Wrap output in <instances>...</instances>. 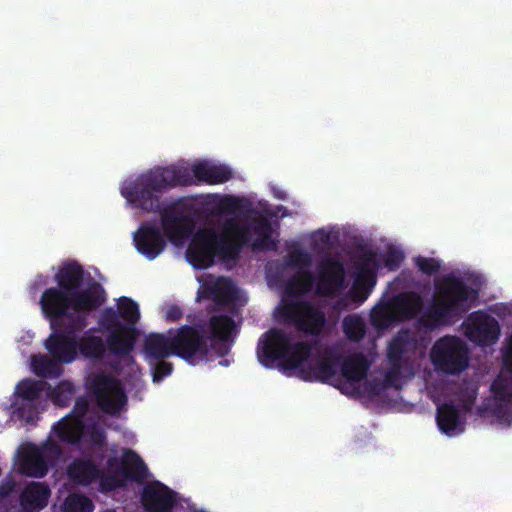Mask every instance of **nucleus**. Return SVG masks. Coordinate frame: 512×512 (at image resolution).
I'll use <instances>...</instances> for the list:
<instances>
[{
	"label": "nucleus",
	"mask_w": 512,
	"mask_h": 512,
	"mask_svg": "<svg viewBox=\"0 0 512 512\" xmlns=\"http://www.w3.org/2000/svg\"><path fill=\"white\" fill-rule=\"evenodd\" d=\"M271 234V222L264 216L255 218L251 225L228 218L223 224L222 233L213 227L199 228L192 236L186 256L196 269L213 266L216 257L222 262H236L248 245L253 251L275 250L277 242Z\"/></svg>",
	"instance_id": "1"
},
{
	"label": "nucleus",
	"mask_w": 512,
	"mask_h": 512,
	"mask_svg": "<svg viewBox=\"0 0 512 512\" xmlns=\"http://www.w3.org/2000/svg\"><path fill=\"white\" fill-rule=\"evenodd\" d=\"M190 185L192 176L187 167L155 166L136 179L126 181L121 187V194L134 208L156 213L161 208L163 193L178 186Z\"/></svg>",
	"instance_id": "2"
},
{
	"label": "nucleus",
	"mask_w": 512,
	"mask_h": 512,
	"mask_svg": "<svg viewBox=\"0 0 512 512\" xmlns=\"http://www.w3.org/2000/svg\"><path fill=\"white\" fill-rule=\"evenodd\" d=\"M477 297V290L470 288L461 278L447 275L436 284L434 304L417 319V323L433 330L443 319L462 317Z\"/></svg>",
	"instance_id": "3"
},
{
	"label": "nucleus",
	"mask_w": 512,
	"mask_h": 512,
	"mask_svg": "<svg viewBox=\"0 0 512 512\" xmlns=\"http://www.w3.org/2000/svg\"><path fill=\"white\" fill-rule=\"evenodd\" d=\"M313 350V345L305 341L293 342L290 334L279 328H271L262 335L257 347L260 363L271 368L276 361L285 372L300 368Z\"/></svg>",
	"instance_id": "4"
},
{
	"label": "nucleus",
	"mask_w": 512,
	"mask_h": 512,
	"mask_svg": "<svg viewBox=\"0 0 512 512\" xmlns=\"http://www.w3.org/2000/svg\"><path fill=\"white\" fill-rule=\"evenodd\" d=\"M86 386L105 414L117 415L127 403V395L120 381L104 372L91 374Z\"/></svg>",
	"instance_id": "5"
},
{
	"label": "nucleus",
	"mask_w": 512,
	"mask_h": 512,
	"mask_svg": "<svg viewBox=\"0 0 512 512\" xmlns=\"http://www.w3.org/2000/svg\"><path fill=\"white\" fill-rule=\"evenodd\" d=\"M86 386L105 414L117 415L127 403V395L120 381L104 372L91 374Z\"/></svg>",
	"instance_id": "6"
},
{
	"label": "nucleus",
	"mask_w": 512,
	"mask_h": 512,
	"mask_svg": "<svg viewBox=\"0 0 512 512\" xmlns=\"http://www.w3.org/2000/svg\"><path fill=\"white\" fill-rule=\"evenodd\" d=\"M160 224L168 240L172 243L188 238L194 231L193 206L179 198L158 211Z\"/></svg>",
	"instance_id": "7"
},
{
	"label": "nucleus",
	"mask_w": 512,
	"mask_h": 512,
	"mask_svg": "<svg viewBox=\"0 0 512 512\" xmlns=\"http://www.w3.org/2000/svg\"><path fill=\"white\" fill-rule=\"evenodd\" d=\"M431 361L436 370L446 374H459L468 367V349L456 336H445L431 349Z\"/></svg>",
	"instance_id": "8"
},
{
	"label": "nucleus",
	"mask_w": 512,
	"mask_h": 512,
	"mask_svg": "<svg viewBox=\"0 0 512 512\" xmlns=\"http://www.w3.org/2000/svg\"><path fill=\"white\" fill-rule=\"evenodd\" d=\"M281 313L298 331L309 336H319L327 323L324 311L309 301L286 300Z\"/></svg>",
	"instance_id": "9"
},
{
	"label": "nucleus",
	"mask_w": 512,
	"mask_h": 512,
	"mask_svg": "<svg viewBox=\"0 0 512 512\" xmlns=\"http://www.w3.org/2000/svg\"><path fill=\"white\" fill-rule=\"evenodd\" d=\"M173 337L176 356L191 365L206 360L212 351L200 324L183 325Z\"/></svg>",
	"instance_id": "10"
},
{
	"label": "nucleus",
	"mask_w": 512,
	"mask_h": 512,
	"mask_svg": "<svg viewBox=\"0 0 512 512\" xmlns=\"http://www.w3.org/2000/svg\"><path fill=\"white\" fill-rule=\"evenodd\" d=\"M88 409L89 403L87 399L80 397L75 401L71 413L53 426V430L60 441L72 445L80 443L85 429L83 418Z\"/></svg>",
	"instance_id": "11"
},
{
	"label": "nucleus",
	"mask_w": 512,
	"mask_h": 512,
	"mask_svg": "<svg viewBox=\"0 0 512 512\" xmlns=\"http://www.w3.org/2000/svg\"><path fill=\"white\" fill-rule=\"evenodd\" d=\"M200 328L205 334V338L211 350L215 351L219 356H225L229 352L230 340L236 329L234 319L226 314L212 315L207 324H200Z\"/></svg>",
	"instance_id": "12"
},
{
	"label": "nucleus",
	"mask_w": 512,
	"mask_h": 512,
	"mask_svg": "<svg viewBox=\"0 0 512 512\" xmlns=\"http://www.w3.org/2000/svg\"><path fill=\"white\" fill-rule=\"evenodd\" d=\"M466 336L478 346H490L499 339L500 325L494 317L479 310L469 315Z\"/></svg>",
	"instance_id": "13"
},
{
	"label": "nucleus",
	"mask_w": 512,
	"mask_h": 512,
	"mask_svg": "<svg viewBox=\"0 0 512 512\" xmlns=\"http://www.w3.org/2000/svg\"><path fill=\"white\" fill-rule=\"evenodd\" d=\"M167 239L162 228L151 221L143 222L133 236L135 248L148 260H154L165 250Z\"/></svg>",
	"instance_id": "14"
},
{
	"label": "nucleus",
	"mask_w": 512,
	"mask_h": 512,
	"mask_svg": "<svg viewBox=\"0 0 512 512\" xmlns=\"http://www.w3.org/2000/svg\"><path fill=\"white\" fill-rule=\"evenodd\" d=\"M318 283L317 294L320 296H332L344 287L345 268L343 263L328 256L321 259L317 265Z\"/></svg>",
	"instance_id": "15"
},
{
	"label": "nucleus",
	"mask_w": 512,
	"mask_h": 512,
	"mask_svg": "<svg viewBox=\"0 0 512 512\" xmlns=\"http://www.w3.org/2000/svg\"><path fill=\"white\" fill-rule=\"evenodd\" d=\"M147 512H172L177 504V494L159 481L147 484L141 495Z\"/></svg>",
	"instance_id": "16"
},
{
	"label": "nucleus",
	"mask_w": 512,
	"mask_h": 512,
	"mask_svg": "<svg viewBox=\"0 0 512 512\" xmlns=\"http://www.w3.org/2000/svg\"><path fill=\"white\" fill-rule=\"evenodd\" d=\"M40 306L50 324L55 325L54 319L67 316L69 311L73 312L72 293L58 286L50 287L42 293Z\"/></svg>",
	"instance_id": "17"
},
{
	"label": "nucleus",
	"mask_w": 512,
	"mask_h": 512,
	"mask_svg": "<svg viewBox=\"0 0 512 512\" xmlns=\"http://www.w3.org/2000/svg\"><path fill=\"white\" fill-rule=\"evenodd\" d=\"M44 346L49 354L62 364H70L78 359L77 337L67 333L52 331Z\"/></svg>",
	"instance_id": "18"
},
{
	"label": "nucleus",
	"mask_w": 512,
	"mask_h": 512,
	"mask_svg": "<svg viewBox=\"0 0 512 512\" xmlns=\"http://www.w3.org/2000/svg\"><path fill=\"white\" fill-rule=\"evenodd\" d=\"M72 299L73 312L85 314L97 310L106 301V294L103 286L93 281L87 288L77 289Z\"/></svg>",
	"instance_id": "19"
},
{
	"label": "nucleus",
	"mask_w": 512,
	"mask_h": 512,
	"mask_svg": "<svg viewBox=\"0 0 512 512\" xmlns=\"http://www.w3.org/2000/svg\"><path fill=\"white\" fill-rule=\"evenodd\" d=\"M96 328H90L77 338L78 358L96 363L102 361L106 355L105 340L96 335Z\"/></svg>",
	"instance_id": "20"
},
{
	"label": "nucleus",
	"mask_w": 512,
	"mask_h": 512,
	"mask_svg": "<svg viewBox=\"0 0 512 512\" xmlns=\"http://www.w3.org/2000/svg\"><path fill=\"white\" fill-rule=\"evenodd\" d=\"M417 349V339L409 330H400L389 342L387 360L389 363L403 365L409 354Z\"/></svg>",
	"instance_id": "21"
},
{
	"label": "nucleus",
	"mask_w": 512,
	"mask_h": 512,
	"mask_svg": "<svg viewBox=\"0 0 512 512\" xmlns=\"http://www.w3.org/2000/svg\"><path fill=\"white\" fill-rule=\"evenodd\" d=\"M338 363L333 357H325L314 364L296 368L298 376L304 381H319L322 383H332L337 373Z\"/></svg>",
	"instance_id": "22"
},
{
	"label": "nucleus",
	"mask_w": 512,
	"mask_h": 512,
	"mask_svg": "<svg viewBox=\"0 0 512 512\" xmlns=\"http://www.w3.org/2000/svg\"><path fill=\"white\" fill-rule=\"evenodd\" d=\"M50 496L51 490L47 484L31 482L20 494V505L24 512H39L48 505Z\"/></svg>",
	"instance_id": "23"
},
{
	"label": "nucleus",
	"mask_w": 512,
	"mask_h": 512,
	"mask_svg": "<svg viewBox=\"0 0 512 512\" xmlns=\"http://www.w3.org/2000/svg\"><path fill=\"white\" fill-rule=\"evenodd\" d=\"M143 351L149 362L176 356L173 335L150 333L144 339Z\"/></svg>",
	"instance_id": "24"
},
{
	"label": "nucleus",
	"mask_w": 512,
	"mask_h": 512,
	"mask_svg": "<svg viewBox=\"0 0 512 512\" xmlns=\"http://www.w3.org/2000/svg\"><path fill=\"white\" fill-rule=\"evenodd\" d=\"M370 368V362L362 353H354L348 355L341 363L342 376L347 380L348 384L342 385L341 393L349 394L348 388L352 383H357L364 379Z\"/></svg>",
	"instance_id": "25"
},
{
	"label": "nucleus",
	"mask_w": 512,
	"mask_h": 512,
	"mask_svg": "<svg viewBox=\"0 0 512 512\" xmlns=\"http://www.w3.org/2000/svg\"><path fill=\"white\" fill-rule=\"evenodd\" d=\"M136 339L137 330L135 327L131 325L121 326L107 336L105 340L106 351L109 350L116 356H127L133 351Z\"/></svg>",
	"instance_id": "26"
},
{
	"label": "nucleus",
	"mask_w": 512,
	"mask_h": 512,
	"mask_svg": "<svg viewBox=\"0 0 512 512\" xmlns=\"http://www.w3.org/2000/svg\"><path fill=\"white\" fill-rule=\"evenodd\" d=\"M84 268L77 261H66L58 269L54 276L57 286L69 293L80 289L84 282Z\"/></svg>",
	"instance_id": "27"
},
{
	"label": "nucleus",
	"mask_w": 512,
	"mask_h": 512,
	"mask_svg": "<svg viewBox=\"0 0 512 512\" xmlns=\"http://www.w3.org/2000/svg\"><path fill=\"white\" fill-rule=\"evenodd\" d=\"M70 479L80 485H90L102 476V469L91 459L76 458L67 469Z\"/></svg>",
	"instance_id": "28"
},
{
	"label": "nucleus",
	"mask_w": 512,
	"mask_h": 512,
	"mask_svg": "<svg viewBox=\"0 0 512 512\" xmlns=\"http://www.w3.org/2000/svg\"><path fill=\"white\" fill-rule=\"evenodd\" d=\"M193 178L198 182H204L209 185L222 184L232 178V171L225 165H208L206 163L195 164L190 171Z\"/></svg>",
	"instance_id": "29"
},
{
	"label": "nucleus",
	"mask_w": 512,
	"mask_h": 512,
	"mask_svg": "<svg viewBox=\"0 0 512 512\" xmlns=\"http://www.w3.org/2000/svg\"><path fill=\"white\" fill-rule=\"evenodd\" d=\"M394 312L398 321L415 318L423 308V300L416 292H403L394 297L392 301Z\"/></svg>",
	"instance_id": "30"
},
{
	"label": "nucleus",
	"mask_w": 512,
	"mask_h": 512,
	"mask_svg": "<svg viewBox=\"0 0 512 512\" xmlns=\"http://www.w3.org/2000/svg\"><path fill=\"white\" fill-rule=\"evenodd\" d=\"M120 473L126 479L142 481L148 476V467L135 451L126 449L121 458Z\"/></svg>",
	"instance_id": "31"
},
{
	"label": "nucleus",
	"mask_w": 512,
	"mask_h": 512,
	"mask_svg": "<svg viewBox=\"0 0 512 512\" xmlns=\"http://www.w3.org/2000/svg\"><path fill=\"white\" fill-rule=\"evenodd\" d=\"M20 469L22 473L28 476L44 477L48 472V462L43 451L36 447L27 451L21 460Z\"/></svg>",
	"instance_id": "32"
},
{
	"label": "nucleus",
	"mask_w": 512,
	"mask_h": 512,
	"mask_svg": "<svg viewBox=\"0 0 512 512\" xmlns=\"http://www.w3.org/2000/svg\"><path fill=\"white\" fill-rule=\"evenodd\" d=\"M436 421L443 433L452 436L461 425L460 411L452 403H443L437 407Z\"/></svg>",
	"instance_id": "33"
},
{
	"label": "nucleus",
	"mask_w": 512,
	"mask_h": 512,
	"mask_svg": "<svg viewBox=\"0 0 512 512\" xmlns=\"http://www.w3.org/2000/svg\"><path fill=\"white\" fill-rule=\"evenodd\" d=\"M56 324H50L52 331L57 333H67V335L74 336L78 333L84 332L88 322L87 317L83 313H75L71 315L70 312L67 316L56 318Z\"/></svg>",
	"instance_id": "34"
},
{
	"label": "nucleus",
	"mask_w": 512,
	"mask_h": 512,
	"mask_svg": "<svg viewBox=\"0 0 512 512\" xmlns=\"http://www.w3.org/2000/svg\"><path fill=\"white\" fill-rule=\"evenodd\" d=\"M61 362L48 355H35L31 365L34 373L42 378H58L63 373Z\"/></svg>",
	"instance_id": "35"
},
{
	"label": "nucleus",
	"mask_w": 512,
	"mask_h": 512,
	"mask_svg": "<svg viewBox=\"0 0 512 512\" xmlns=\"http://www.w3.org/2000/svg\"><path fill=\"white\" fill-rule=\"evenodd\" d=\"M373 262L374 255L372 252H365L359 259V269L361 271V274L357 277L356 283L352 289V298L355 302H358L359 304L363 303L368 298L371 288L374 285V280H371V283L369 285H365L363 283V272Z\"/></svg>",
	"instance_id": "36"
},
{
	"label": "nucleus",
	"mask_w": 512,
	"mask_h": 512,
	"mask_svg": "<svg viewBox=\"0 0 512 512\" xmlns=\"http://www.w3.org/2000/svg\"><path fill=\"white\" fill-rule=\"evenodd\" d=\"M315 282V276L309 270H303L293 275L286 283L285 294L299 296L308 293Z\"/></svg>",
	"instance_id": "37"
},
{
	"label": "nucleus",
	"mask_w": 512,
	"mask_h": 512,
	"mask_svg": "<svg viewBox=\"0 0 512 512\" xmlns=\"http://www.w3.org/2000/svg\"><path fill=\"white\" fill-rule=\"evenodd\" d=\"M398 321L392 302L381 303L373 308L370 314L371 325L377 329H387Z\"/></svg>",
	"instance_id": "38"
},
{
	"label": "nucleus",
	"mask_w": 512,
	"mask_h": 512,
	"mask_svg": "<svg viewBox=\"0 0 512 512\" xmlns=\"http://www.w3.org/2000/svg\"><path fill=\"white\" fill-rule=\"evenodd\" d=\"M48 383L43 380L24 379L18 383L16 394L29 402L38 400L47 389Z\"/></svg>",
	"instance_id": "39"
},
{
	"label": "nucleus",
	"mask_w": 512,
	"mask_h": 512,
	"mask_svg": "<svg viewBox=\"0 0 512 512\" xmlns=\"http://www.w3.org/2000/svg\"><path fill=\"white\" fill-rule=\"evenodd\" d=\"M118 314L124 321V325H131L135 327L140 319V312L138 304L128 297H121L118 301Z\"/></svg>",
	"instance_id": "40"
},
{
	"label": "nucleus",
	"mask_w": 512,
	"mask_h": 512,
	"mask_svg": "<svg viewBox=\"0 0 512 512\" xmlns=\"http://www.w3.org/2000/svg\"><path fill=\"white\" fill-rule=\"evenodd\" d=\"M47 388L49 389L48 395L60 407H66L74 393V385L68 380L61 381L54 388L48 384Z\"/></svg>",
	"instance_id": "41"
},
{
	"label": "nucleus",
	"mask_w": 512,
	"mask_h": 512,
	"mask_svg": "<svg viewBox=\"0 0 512 512\" xmlns=\"http://www.w3.org/2000/svg\"><path fill=\"white\" fill-rule=\"evenodd\" d=\"M93 510V502L81 494L68 495L63 507V512H93Z\"/></svg>",
	"instance_id": "42"
},
{
	"label": "nucleus",
	"mask_w": 512,
	"mask_h": 512,
	"mask_svg": "<svg viewBox=\"0 0 512 512\" xmlns=\"http://www.w3.org/2000/svg\"><path fill=\"white\" fill-rule=\"evenodd\" d=\"M343 330L347 338L358 342L365 336L366 330L364 323L357 317H346L343 320Z\"/></svg>",
	"instance_id": "43"
},
{
	"label": "nucleus",
	"mask_w": 512,
	"mask_h": 512,
	"mask_svg": "<svg viewBox=\"0 0 512 512\" xmlns=\"http://www.w3.org/2000/svg\"><path fill=\"white\" fill-rule=\"evenodd\" d=\"M119 318V314L113 308H106L100 316L99 325L102 329L111 333L124 326Z\"/></svg>",
	"instance_id": "44"
},
{
	"label": "nucleus",
	"mask_w": 512,
	"mask_h": 512,
	"mask_svg": "<svg viewBox=\"0 0 512 512\" xmlns=\"http://www.w3.org/2000/svg\"><path fill=\"white\" fill-rule=\"evenodd\" d=\"M414 263L422 274L428 276L438 273L441 268L440 261L430 257L417 256L414 258Z\"/></svg>",
	"instance_id": "45"
},
{
	"label": "nucleus",
	"mask_w": 512,
	"mask_h": 512,
	"mask_svg": "<svg viewBox=\"0 0 512 512\" xmlns=\"http://www.w3.org/2000/svg\"><path fill=\"white\" fill-rule=\"evenodd\" d=\"M212 293L218 301L230 302L234 299V287L231 282L227 280L218 281L212 288Z\"/></svg>",
	"instance_id": "46"
},
{
	"label": "nucleus",
	"mask_w": 512,
	"mask_h": 512,
	"mask_svg": "<svg viewBox=\"0 0 512 512\" xmlns=\"http://www.w3.org/2000/svg\"><path fill=\"white\" fill-rule=\"evenodd\" d=\"M152 366L153 382H160L169 376L173 371V364L164 360H153L150 362Z\"/></svg>",
	"instance_id": "47"
},
{
	"label": "nucleus",
	"mask_w": 512,
	"mask_h": 512,
	"mask_svg": "<svg viewBox=\"0 0 512 512\" xmlns=\"http://www.w3.org/2000/svg\"><path fill=\"white\" fill-rule=\"evenodd\" d=\"M312 263L311 255L304 250H293L288 255L287 265L290 267L305 268Z\"/></svg>",
	"instance_id": "48"
},
{
	"label": "nucleus",
	"mask_w": 512,
	"mask_h": 512,
	"mask_svg": "<svg viewBox=\"0 0 512 512\" xmlns=\"http://www.w3.org/2000/svg\"><path fill=\"white\" fill-rule=\"evenodd\" d=\"M390 368L384 374V381L388 387H401V369L403 365L397 363H389Z\"/></svg>",
	"instance_id": "49"
},
{
	"label": "nucleus",
	"mask_w": 512,
	"mask_h": 512,
	"mask_svg": "<svg viewBox=\"0 0 512 512\" xmlns=\"http://www.w3.org/2000/svg\"><path fill=\"white\" fill-rule=\"evenodd\" d=\"M98 480H100L102 491H113L124 486V481L119 478L117 473L106 475L102 471V476Z\"/></svg>",
	"instance_id": "50"
},
{
	"label": "nucleus",
	"mask_w": 512,
	"mask_h": 512,
	"mask_svg": "<svg viewBox=\"0 0 512 512\" xmlns=\"http://www.w3.org/2000/svg\"><path fill=\"white\" fill-rule=\"evenodd\" d=\"M387 388L384 379L380 380L378 378H373L371 380L366 381L365 390L370 396H379L382 394Z\"/></svg>",
	"instance_id": "51"
},
{
	"label": "nucleus",
	"mask_w": 512,
	"mask_h": 512,
	"mask_svg": "<svg viewBox=\"0 0 512 512\" xmlns=\"http://www.w3.org/2000/svg\"><path fill=\"white\" fill-rule=\"evenodd\" d=\"M404 257L400 251L391 250L388 252L385 264L390 269L398 268L403 261Z\"/></svg>",
	"instance_id": "52"
},
{
	"label": "nucleus",
	"mask_w": 512,
	"mask_h": 512,
	"mask_svg": "<svg viewBox=\"0 0 512 512\" xmlns=\"http://www.w3.org/2000/svg\"><path fill=\"white\" fill-rule=\"evenodd\" d=\"M183 317L182 309L177 305H171L165 312V318L167 321L176 322Z\"/></svg>",
	"instance_id": "53"
},
{
	"label": "nucleus",
	"mask_w": 512,
	"mask_h": 512,
	"mask_svg": "<svg viewBox=\"0 0 512 512\" xmlns=\"http://www.w3.org/2000/svg\"><path fill=\"white\" fill-rule=\"evenodd\" d=\"M503 363L506 369L512 372V334L508 338V343L503 353Z\"/></svg>",
	"instance_id": "54"
},
{
	"label": "nucleus",
	"mask_w": 512,
	"mask_h": 512,
	"mask_svg": "<svg viewBox=\"0 0 512 512\" xmlns=\"http://www.w3.org/2000/svg\"><path fill=\"white\" fill-rule=\"evenodd\" d=\"M240 200L235 197H227L223 202V209L229 213H233L240 209Z\"/></svg>",
	"instance_id": "55"
},
{
	"label": "nucleus",
	"mask_w": 512,
	"mask_h": 512,
	"mask_svg": "<svg viewBox=\"0 0 512 512\" xmlns=\"http://www.w3.org/2000/svg\"><path fill=\"white\" fill-rule=\"evenodd\" d=\"M91 440L94 444L103 446L106 440L105 432L101 429L94 430L91 434Z\"/></svg>",
	"instance_id": "56"
},
{
	"label": "nucleus",
	"mask_w": 512,
	"mask_h": 512,
	"mask_svg": "<svg viewBox=\"0 0 512 512\" xmlns=\"http://www.w3.org/2000/svg\"><path fill=\"white\" fill-rule=\"evenodd\" d=\"M35 413H36L35 408L30 405L27 408L25 406H22L19 408L20 416L25 418L27 422H30L33 420Z\"/></svg>",
	"instance_id": "57"
},
{
	"label": "nucleus",
	"mask_w": 512,
	"mask_h": 512,
	"mask_svg": "<svg viewBox=\"0 0 512 512\" xmlns=\"http://www.w3.org/2000/svg\"><path fill=\"white\" fill-rule=\"evenodd\" d=\"M14 489V483L8 482L0 485V498L7 497Z\"/></svg>",
	"instance_id": "58"
},
{
	"label": "nucleus",
	"mask_w": 512,
	"mask_h": 512,
	"mask_svg": "<svg viewBox=\"0 0 512 512\" xmlns=\"http://www.w3.org/2000/svg\"><path fill=\"white\" fill-rule=\"evenodd\" d=\"M119 464V460L116 457H110L107 460V467L111 470H115V473L118 474L117 466Z\"/></svg>",
	"instance_id": "59"
},
{
	"label": "nucleus",
	"mask_w": 512,
	"mask_h": 512,
	"mask_svg": "<svg viewBox=\"0 0 512 512\" xmlns=\"http://www.w3.org/2000/svg\"><path fill=\"white\" fill-rule=\"evenodd\" d=\"M49 448H50L51 451H53L55 453H59L60 452L59 446L57 444H55V443H51L49 445Z\"/></svg>",
	"instance_id": "60"
}]
</instances>
